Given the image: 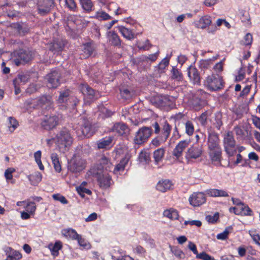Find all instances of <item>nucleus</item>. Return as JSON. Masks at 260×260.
I'll return each mask as SVG.
<instances>
[{
	"label": "nucleus",
	"instance_id": "f257e3e1",
	"mask_svg": "<svg viewBox=\"0 0 260 260\" xmlns=\"http://www.w3.org/2000/svg\"><path fill=\"white\" fill-rule=\"evenodd\" d=\"M54 141L61 152L67 151L72 145L73 139L69 131L65 128L61 129L56 135Z\"/></svg>",
	"mask_w": 260,
	"mask_h": 260
},
{
	"label": "nucleus",
	"instance_id": "f03ea898",
	"mask_svg": "<svg viewBox=\"0 0 260 260\" xmlns=\"http://www.w3.org/2000/svg\"><path fill=\"white\" fill-rule=\"evenodd\" d=\"M12 55L14 57L15 64L19 66L28 63L33 59L35 52L30 48H19L14 50Z\"/></svg>",
	"mask_w": 260,
	"mask_h": 260
},
{
	"label": "nucleus",
	"instance_id": "7ed1b4c3",
	"mask_svg": "<svg viewBox=\"0 0 260 260\" xmlns=\"http://www.w3.org/2000/svg\"><path fill=\"white\" fill-rule=\"evenodd\" d=\"M37 7L38 14L44 16L48 15L54 7V0H33Z\"/></svg>",
	"mask_w": 260,
	"mask_h": 260
},
{
	"label": "nucleus",
	"instance_id": "20e7f679",
	"mask_svg": "<svg viewBox=\"0 0 260 260\" xmlns=\"http://www.w3.org/2000/svg\"><path fill=\"white\" fill-rule=\"evenodd\" d=\"M223 144L227 154L229 156H233L236 152V141L232 132L229 131L223 135Z\"/></svg>",
	"mask_w": 260,
	"mask_h": 260
},
{
	"label": "nucleus",
	"instance_id": "39448f33",
	"mask_svg": "<svg viewBox=\"0 0 260 260\" xmlns=\"http://www.w3.org/2000/svg\"><path fill=\"white\" fill-rule=\"evenodd\" d=\"M171 131V126L167 121H165L162 125V130L159 136L153 139L151 144L154 147L159 146L165 142L168 138Z\"/></svg>",
	"mask_w": 260,
	"mask_h": 260
},
{
	"label": "nucleus",
	"instance_id": "423d86ee",
	"mask_svg": "<svg viewBox=\"0 0 260 260\" xmlns=\"http://www.w3.org/2000/svg\"><path fill=\"white\" fill-rule=\"evenodd\" d=\"M95 127L92 125L89 120L84 119L82 126L76 131V133L79 137L89 138L95 133Z\"/></svg>",
	"mask_w": 260,
	"mask_h": 260
},
{
	"label": "nucleus",
	"instance_id": "0eeeda50",
	"mask_svg": "<svg viewBox=\"0 0 260 260\" xmlns=\"http://www.w3.org/2000/svg\"><path fill=\"white\" fill-rule=\"evenodd\" d=\"M85 168V160L75 155L69 162L68 169L73 173H78Z\"/></svg>",
	"mask_w": 260,
	"mask_h": 260
},
{
	"label": "nucleus",
	"instance_id": "6e6552de",
	"mask_svg": "<svg viewBox=\"0 0 260 260\" xmlns=\"http://www.w3.org/2000/svg\"><path fill=\"white\" fill-rule=\"evenodd\" d=\"M152 134V129L149 127L143 126L136 133L134 138V142L141 145L147 141Z\"/></svg>",
	"mask_w": 260,
	"mask_h": 260
},
{
	"label": "nucleus",
	"instance_id": "1a4fd4ad",
	"mask_svg": "<svg viewBox=\"0 0 260 260\" xmlns=\"http://www.w3.org/2000/svg\"><path fill=\"white\" fill-rule=\"evenodd\" d=\"M38 73L34 70L26 71L19 73L17 77L13 79L12 81H37L38 79Z\"/></svg>",
	"mask_w": 260,
	"mask_h": 260
},
{
	"label": "nucleus",
	"instance_id": "9d476101",
	"mask_svg": "<svg viewBox=\"0 0 260 260\" xmlns=\"http://www.w3.org/2000/svg\"><path fill=\"white\" fill-rule=\"evenodd\" d=\"M32 103L34 104L33 107L36 106L44 109H49L51 107L53 102L51 96L43 95L37 100H32L31 104Z\"/></svg>",
	"mask_w": 260,
	"mask_h": 260
},
{
	"label": "nucleus",
	"instance_id": "9b49d317",
	"mask_svg": "<svg viewBox=\"0 0 260 260\" xmlns=\"http://www.w3.org/2000/svg\"><path fill=\"white\" fill-rule=\"evenodd\" d=\"M58 118L56 115L46 116L42 120L41 125L44 129L50 130L58 124Z\"/></svg>",
	"mask_w": 260,
	"mask_h": 260
},
{
	"label": "nucleus",
	"instance_id": "f8f14e48",
	"mask_svg": "<svg viewBox=\"0 0 260 260\" xmlns=\"http://www.w3.org/2000/svg\"><path fill=\"white\" fill-rule=\"evenodd\" d=\"M97 180L101 188L106 189L111 184V177L106 172H98L96 174Z\"/></svg>",
	"mask_w": 260,
	"mask_h": 260
},
{
	"label": "nucleus",
	"instance_id": "ddd939ff",
	"mask_svg": "<svg viewBox=\"0 0 260 260\" xmlns=\"http://www.w3.org/2000/svg\"><path fill=\"white\" fill-rule=\"evenodd\" d=\"M229 210L231 212H234L236 215L242 216H251L252 213L250 208L243 203L238 206L231 207Z\"/></svg>",
	"mask_w": 260,
	"mask_h": 260
},
{
	"label": "nucleus",
	"instance_id": "4468645a",
	"mask_svg": "<svg viewBox=\"0 0 260 260\" xmlns=\"http://www.w3.org/2000/svg\"><path fill=\"white\" fill-rule=\"evenodd\" d=\"M189 201L192 206L198 207L206 202V198L202 192L194 193L189 197Z\"/></svg>",
	"mask_w": 260,
	"mask_h": 260
},
{
	"label": "nucleus",
	"instance_id": "2eb2a0df",
	"mask_svg": "<svg viewBox=\"0 0 260 260\" xmlns=\"http://www.w3.org/2000/svg\"><path fill=\"white\" fill-rule=\"evenodd\" d=\"M202 153V147L199 145H194L188 149L186 153V157L197 159L201 156Z\"/></svg>",
	"mask_w": 260,
	"mask_h": 260
},
{
	"label": "nucleus",
	"instance_id": "dca6fc26",
	"mask_svg": "<svg viewBox=\"0 0 260 260\" xmlns=\"http://www.w3.org/2000/svg\"><path fill=\"white\" fill-rule=\"evenodd\" d=\"M11 27L15 29L21 36H24L30 31L29 26L23 22L12 23Z\"/></svg>",
	"mask_w": 260,
	"mask_h": 260
},
{
	"label": "nucleus",
	"instance_id": "f3484780",
	"mask_svg": "<svg viewBox=\"0 0 260 260\" xmlns=\"http://www.w3.org/2000/svg\"><path fill=\"white\" fill-rule=\"evenodd\" d=\"M59 96L58 98V102L59 103H65L68 100H72L74 102V106H76L79 102V100L76 98L71 97V91L67 89L60 91Z\"/></svg>",
	"mask_w": 260,
	"mask_h": 260
},
{
	"label": "nucleus",
	"instance_id": "a211bd4d",
	"mask_svg": "<svg viewBox=\"0 0 260 260\" xmlns=\"http://www.w3.org/2000/svg\"><path fill=\"white\" fill-rule=\"evenodd\" d=\"M221 148L208 150L209 157L212 163L215 165H221Z\"/></svg>",
	"mask_w": 260,
	"mask_h": 260
},
{
	"label": "nucleus",
	"instance_id": "6ab92c4d",
	"mask_svg": "<svg viewBox=\"0 0 260 260\" xmlns=\"http://www.w3.org/2000/svg\"><path fill=\"white\" fill-rule=\"evenodd\" d=\"M107 37L111 46L120 48L121 41L115 31H109L107 32Z\"/></svg>",
	"mask_w": 260,
	"mask_h": 260
},
{
	"label": "nucleus",
	"instance_id": "aec40b11",
	"mask_svg": "<svg viewBox=\"0 0 260 260\" xmlns=\"http://www.w3.org/2000/svg\"><path fill=\"white\" fill-rule=\"evenodd\" d=\"M189 141L183 140L180 141L174 149L172 154L177 158L182 156L184 150L188 146Z\"/></svg>",
	"mask_w": 260,
	"mask_h": 260
},
{
	"label": "nucleus",
	"instance_id": "412c9836",
	"mask_svg": "<svg viewBox=\"0 0 260 260\" xmlns=\"http://www.w3.org/2000/svg\"><path fill=\"white\" fill-rule=\"evenodd\" d=\"M208 150L221 148L219 145V139L217 134H210L208 142Z\"/></svg>",
	"mask_w": 260,
	"mask_h": 260
},
{
	"label": "nucleus",
	"instance_id": "4be33fe9",
	"mask_svg": "<svg viewBox=\"0 0 260 260\" xmlns=\"http://www.w3.org/2000/svg\"><path fill=\"white\" fill-rule=\"evenodd\" d=\"M67 43L66 40L56 39L54 40L53 42L50 44L49 50L54 52H61L64 49Z\"/></svg>",
	"mask_w": 260,
	"mask_h": 260
},
{
	"label": "nucleus",
	"instance_id": "5701e85b",
	"mask_svg": "<svg viewBox=\"0 0 260 260\" xmlns=\"http://www.w3.org/2000/svg\"><path fill=\"white\" fill-rule=\"evenodd\" d=\"M117 28L122 36L128 40H133L136 37L134 28H126L122 25L118 26Z\"/></svg>",
	"mask_w": 260,
	"mask_h": 260
},
{
	"label": "nucleus",
	"instance_id": "b1692460",
	"mask_svg": "<svg viewBox=\"0 0 260 260\" xmlns=\"http://www.w3.org/2000/svg\"><path fill=\"white\" fill-rule=\"evenodd\" d=\"M202 101L196 94L189 96L187 103L188 105L195 110H199L202 107Z\"/></svg>",
	"mask_w": 260,
	"mask_h": 260
},
{
	"label": "nucleus",
	"instance_id": "393cba45",
	"mask_svg": "<svg viewBox=\"0 0 260 260\" xmlns=\"http://www.w3.org/2000/svg\"><path fill=\"white\" fill-rule=\"evenodd\" d=\"M112 168V164L109 161L108 159L105 156H103L100 160V164L98 167V172H108L111 171Z\"/></svg>",
	"mask_w": 260,
	"mask_h": 260
},
{
	"label": "nucleus",
	"instance_id": "a878e982",
	"mask_svg": "<svg viewBox=\"0 0 260 260\" xmlns=\"http://www.w3.org/2000/svg\"><path fill=\"white\" fill-rule=\"evenodd\" d=\"M60 78L61 71L57 69H52L45 77L47 81H59Z\"/></svg>",
	"mask_w": 260,
	"mask_h": 260
},
{
	"label": "nucleus",
	"instance_id": "bb28decb",
	"mask_svg": "<svg viewBox=\"0 0 260 260\" xmlns=\"http://www.w3.org/2000/svg\"><path fill=\"white\" fill-rule=\"evenodd\" d=\"M172 183L169 180H164L159 181L156 186V188L157 190L164 192L170 190L172 186Z\"/></svg>",
	"mask_w": 260,
	"mask_h": 260
},
{
	"label": "nucleus",
	"instance_id": "cd10ccee",
	"mask_svg": "<svg viewBox=\"0 0 260 260\" xmlns=\"http://www.w3.org/2000/svg\"><path fill=\"white\" fill-rule=\"evenodd\" d=\"M212 23L211 18L208 15H205L202 17L199 21H198L196 25L197 27L202 29H205L207 27L211 25Z\"/></svg>",
	"mask_w": 260,
	"mask_h": 260
},
{
	"label": "nucleus",
	"instance_id": "c85d7f7f",
	"mask_svg": "<svg viewBox=\"0 0 260 260\" xmlns=\"http://www.w3.org/2000/svg\"><path fill=\"white\" fill-rule=\"evenodd\" d=\"M62 247V242L60 241H56L54 244L50 243L48 248L51 251V254L54 256H57L59 254V250Z\"/></svg>",
	"mask_w": 260,
	"mask_h": 260
},
{
	"label": "nucleus",
	"instance_id": "c756f323",
	"mask_svg": "<svg viewBox=\"0 0 260 260\" xmlns=\"http://www.w3.org/2000/svg\"><path fill=\"white\" fill-rule=\"evenodd\" d=\"M187 74L190 80L194 81H200V76L197 68L190 66L187 68Z\"/></svg>",
	"mask_w": 260,
	"mask_h": 260
},
{
	"label": "nucleus",
	"instance_id": "7c9ffc66",
	"mask_svg": "<svg viewBox=\"0 0 260 260\" xmlns=\"http://www.w3.org/2000/svg\"><path fill=\"white\" fill-rule=\"evenodd\" d=\"M112 131L119 135H123L128 132L127 126L124 123H117L114 125Z\"/></svg>",
	"mask_w": 260,
	"mask_h": 260
},
{
	"label": "nucleus",
	"instance_id": "2f4dec72",
	"mask_svg": "<svg viewBox=\"0 0 260 260\" xmlns=\"http://www.w3.org/2000/svg\"><path fill=\"white\" fill-rule=\"evenodd\" d=\"M113 141L112 137H106L97 141V146L99 149H107L110 147Z\"/></svg>",
	"mask_w": 260,
	"mask_h": 260
},
{
	"label": "nucleus",
	"instance_id": "473e14b6",
	"mask_svg": "<svg viewBox=\"0 0 260 260\" xmlns=\"http://www.w3.org/2000/svg\"><path fill=\"white\" fill-rule=\"evenodd\" d=\"M27 178L32 185H37L42 179V175L39 172H35L28 175Z\"/></svg>",
	"mask_w": 260,
	"mask_h": 260
},
{
	"label": "nucleus",
	"instance_id": "72a5a7b5",
	"mask_svg": "<svg viewBox=\"0 0 260 260\" xmlns=\"http://www.w3.org/2000/svg\"><path fill=\"white\" fill-rule=\"evenodd\" d=\"M170 78L177 81H181L183 79V76L179 69L177 68L176 67H172L171 71Z\"/></svg>",
	"mask_w": 260,
	"mask_h": 260
},
{
	"label": "nucleus",
	"instance_id": "f704fd0d",
	"mask_svg": "<svg viewBox=\"0 0 260 260\" xmlns=\"http://www.w3.org/2000/svg\"><path fill=\"white\" fill-rule=\"evenodd\" d=\"M91 18H95L99 21L108 20L112 19L108 13L103 11H97L94 16H90Z\"/></svg>",
	"mask_w": 260,
	"mask_h": 260
},
{
	"label": "nucleus",
	"instance_id": "c9c22d12",
	"mask_svg": "<svg viewBox=\"0 0 260 260\" xmlns=\"http://www.w3.org/2000/svg\"><path fill=\"white\" fill-rule=\"evenodd\" d=\"M79 1L82 9L85 12L89 13L92 11L93 5L91 0H79Z\"/></svg>",
	"mask_w": 260,
	"mask_h": 260
},
{
	"label": "nucleus",
	"instance_id": "e433bc0d",
	"mask_svg": "<svg viewBox=\"0 0 260 260\" xmlns=\"http://www.w3.org/2000/svg\"><path fill=\"white\" fill-rule=\"evenodd\" d=\"M224 82H205V85L210 91H216L222 88Z\"/></svg>",
	"mask_w": 260,
	"mask_h": 260
},
{
	"label": "nucleus",
	"instance_id": "4c0bfd02",
	"mask_svg": "<svg viewBox=\"0 0 260 260\" xmlns=\"http://www.w3.org/2000/svg\"><path fill=\"white\" fill-rule=\"evenodd\" d=\"M164 216L169 218L172 220H175L178 219L179 214L177 210L174 209H170L164 211L163 213Z\"/></svg>",
	"mask_w": 260,
	"mask_h": 260
},
{
	"label": "nucleus",
	"instance_id": "58836bf2",
	"mask_svg": "<svg viewBox=\"0 0 260 260\" xmlns=\"http://www.w3.org/2000/svg\"><path fill=\"white\" fill-rule=\"evenodd\" d=\"M51 158L55 170L57 172H60L61 170V167L57 154L52 153L51 155Z\"/></svg>",
	"mask_w": 260,
	"mask_h": 260
},
{
	"label": "nucleus",
	"instance_id": "ea45409f",
	"mask_svg": "<svg viewBox=\"0 0 260 260\" xmlns=\"http://www.w3.org/2000/svg\"><path fill=\"white\" fill-rule=\"evenodd\" d=\"M81 90L83 94H86L90 96V98L94 97L95 92V91L87 84H82Z\"/></svg>",
	"mask_w": 260,
	"mask_h": 260
},
{
	"label": "nucleus",
	"instance_id": "a19ab883",
	"mask_svg": "<svg viewBox=\"0 0 260 260\" xmlns=\"http://www.w3.org/2000/svg\"><path fill=\"white\" fill-rule=\"evenodd\" d=\"M165 150L163 148H160L155 150L153 152V157L155 161L158 163L161 161L165 154Z\"/></svg>",
	"mask_w": 260,
	"mask_h": 260
},
{
	"label": "nucleus",
	"instance_id": "79ce46f5",
	"mask_svg": "<svg viewBox=\"0 0 260 260\" xmlns=\"http://www.w3.org/2000/svg\"><path fill=\"white\" fill-rule=\"evenodd\" d=\"M119 89L121 96L125 99H129L136 94L135 91L133 90L124 88H120Z\"/></svg>",
	"mask_w": 260,
	"mask_h": 260
},
{
	"label": "nucleus",
	"instance_id": "37998d69",
	"mask_svg": "<svg viewBox=\"0 0 260 260\" xmlns=\"http://www.w3.org/2000/svg\"><path fill=\"white\" fill-rule=\"evenodd\" d=\"M150 153L146 150H142L139 155V159L140 162L148 163L150 160Z\"/></svg>",
	"mask_w": 260,
	"mask_h": 260
},
{
	"label": "nucleus",
	"instance_id": "c03bdc74",
	"mask_svg": "<svg viewBox=\"0 0 260 260\" xmlns=\"http://www.w3.org/2000/svg\"><path fill=\"white\" fill-rule=\"evenodd\" d=\"M84 52L88 56H91L95 50V48L90 42H87L83 44Z\"/></svg>",
	"mask_w": 260,
	"mask_h": 260
},
{
	"label": "nucleus",
	"instance_id": "a18cd8bd",
	"mask_svg": "<svg viewBox=\"0 0 260 260\" xmlns=\"http://www.w3.org/2000/svg\"><path fill=\"white\" fill-rule=\"evenodd\" d=\"M148 57L145 55H141L139 57L133 58L132 60L133 63L137 66H142L143 63L147 61Z\"/></svg>",
	"mask_w": 260,
	"mask_h": 260
},
{
	"label": "nucleus",
	"instance_id": "49530a36",
	"mask_svg": "<svg viewBox=\"0 0 260 260\" xmlns=\"http://www.w3.org/2000/svg\"><path fill=\"white\" fill-rule=\"evenodd\" d=\"M34 157L35 159V161L38 164L39 169L41 170H44V167L42 163L41 158V151L40 150H38L34 153Z\"/></svg>",
	"mask_w": 260,
	"mask_h": 260
},
{
	"label": "nucleus",
	"instance_id": "de8ad7c7",
	"mask_svg": "<svg viewBox=\"0 0 260 260\" xmlns=\"http://www.w3.org/2000/svg\"><path fill=\"white\" fill-rule=\"evenodd\" d=\"M240 14L241 15L240 19L243 22H247L249 24L251 23L250 17L248 12L242 10L240 11Z\"/></svg>",
	"mask_w": 260,
	"mask_h": 260
},
{
	"label": "nucleus",
	"instance_id": "09e8293b",
	"mask_svg": "<svg viewBox=\"0 0 260 260\" xmlns=\"http://www.w3.org/2000/svg\"><path fill=\"white\" fill-rule=\"evenodd\" d=\"M40 87L41 86L39 84H37L36 82H32L29 84L26 89V91L27 93L31 94L37 91Z\"/></svg>",
	"mask_w": 260,
	"mask_h": 260
},
{
	"label": "nucleus",
	"instance_id": "8fccbe9b",
	"mask_svg": "<svg viewBox=\"0 0 260 260\" xmlns=\"http://www.w3.org/2000/svg\"><path fill=\"white\" fill-rule=\"evenodd\" d=\"M9 129L13 132L18 125V122L16 119L12 117H9Z\"/></svg>",
	"mask_w": 260,
	"mask_h": 260
},
{
	"label": "nucleus",
	"instance_id": "3c124183",
	"mask_svg": "<svg viewBox=\"0 0 260 260\" xmlns=\"http://www.w3.org/2000/svg\"><path fill=\"white\" fill-rule=\"evenodd\" d=\"M221 118L222 114L220 113H216L215 114V122L214 124L218 129H219L220 127L222 125Z\"/></svg>",
	"mask_w": 260,
	"mask_h": 260
},
{
	"label": "nucleus",
	"instance_id": "603ef678",
	"mask_svg": "<svg viewBox=\"0 0 260 260\" xmlns=\"http://www.w3.org/2000/svg\"><path fill=\"white\" fill-rule=\"evenodd\" d=\"M172 252L178 258H184L185 257V254L183 252V251L180 249L176 247H172L171 249Z\"/></svg>",
	"mask_w": 260,
	"mask_h": 260
},
{
	"label": "nucleus",
	"instance_id": "864d4df0",
	"mask_svg": "<svg viewBox=\"0 0 260 260\" xmlns=\"http://www.w3.org/2000/svg\"><path fill=\"white\" fill-rule=\"evenodd\" d=\"M128 162V159L126 158H123L120 162L116 165L114 169V172L115 171H119L123 170L125 165Z\"/></svg>",
	"mask_w": 260,
	"mask_h": 260
},
{
	"label": "nucleus",
	"instance_id": "5fc2aeb1",
	"mask_svg": "<svg viewBox=\"0 0 260 260\" xmlns=\"http://www.w3.org/2000/svg\"><path fill=\"white\" fill-rule=\"evenodd\" d=\"M185 132L189 136L192 135L194 132L193 125L190 121H187L185 123Z\"/></svg>",
	"mask_w": 260,
	"mask_h": 260
},
{
	"label": "nucleus",
	"instance_id": "6e6d98bb",
	"mask_svg": "<svg viewBox=\"0 0 260 260\" xmlns=\"http://www.w3.org/2000/svg\"><path fill=\"white\" fill-rule=\"evenodd\" d=\"M52 198L54 200L59 201L63 204H67L68 203V201L66 198L60 194H54L52 196Z\"/></svg>",
	"mask_w": 260,
	"mask_h": 260
},
{
	"label": "nucleus",
	"instance_id": "4d7b16f0",
	"mask_svg": "<svg viewBox=\"0 0 260 260\" xmlns=\"http://www.w3.org/2000/svg\"><path fill=\"white\" fill-rule=\"evenodd\" d=\"M219 219V213H215L213 215H207L206 217V220L211 223H215Z\"/></svg>",
	"mask_w": 260,
	"mask_h": 260
},
{
	"label": "nucleus",
	"instance_id": "13d9d810",
	"mask_svg": "<svg viewBox=\"0 0 260 260\" xmlns=\"http://www.w3.org/2000/svg\"><path fill=\"white\" fill-rule=\"evenodd\" d=\"M66 5L71 10H75L77 8V4L75 0H65Z\"/></svg>",
	"mask_w": 260,
	"mask_h": 260
},
{
	"label": "nucleus",
	"instance_id": "bf43d9fd",
	"mask_svg": "<svg viewBox=\"0 0 260 260\" xmlns=\"http://www.w3.org/2000/svg\"><path fill=\"white\" fill-rule=\"evenodd\" d=\"M229 234V231L228 230V229L226 228L222 233L218 234L216 236V238L218 240H224L227 239Z\"/></svg>",
	"mask_w": 260,
	"mask_h": 260
},
{
	"label": "nucleus",
	"instance_id": "052dcab7",
	"mask_svg": "<svg viewBox=\"0 0 260 260\" xmlns=\"http://www.w3.org/2000/svg\"><path fill=\"white\" fill-rule=\"evenodd\" d=\"M36 209L34 202H29L26 206V210L30 213H34Z\"/></svg>",
	"mask_w": 260,
	"mask_h": 260
},
{
	"label": "nucleus",
	"instance_id": "680f3d73",
	"mask_svg": "<svg viewBox=\"0 0 260 260\" xmlns=\"http://www.w3.org/2000/svg\"><path fill=\"white\" fill-rule=\"evenodd\" d=\"M197 257L203 260H212L213 257L205 252L197 254Z\"/></svg>",
	"mask_w": 260,
	"mask_h": 260
},
{
	"label": "nucleus",
	"instance_id": "e2e57ef3",
	"mask_svg": "<svg viewBox=\"0 0 260 260\" xmlns=\"http://www.w3.org/2000/svg\"><path fill=\"white\" fill-rule=\"evenodd\" d=\"M244 45L246 46L251 45L252 43V36L250 33H247L244 36Z\"/></svg>",
	"mask_w": 260,
	"mask_h": 260
},
{
	"label": "nucleus",
	"instance_id": "0e129e2a",
	"mask_svg": "<svg viewBox=\"0 0 260 260\" xmlns=\"http://www.w3.org/2000/svg\"><path fill=\"white\" fill-rule=\"evenodd\" d=\"M245 73L242 68H241L238 71V74L235 76V81H240L244 79Z\"/></svg>",
	"mask_w": 260,
	"mask_h": 260
},
{
	"label": "nucleus",
	"instance_id": "69168bd1",
	"mask_svg": "<svg viewBox=\"0 0 260 260\" xmlns=\"http://www.w3.org/2000/svg\"><path fill=\"white\" fill-rule=\"evenodd\" d=\"M15 171L14 168H9L5 172V176L7 180H11L13 178L12 173Z\"/></svg>",
	"mask_w": 260,
	"mask_h": 260
},
{
	"label": "nucleus",
	"instance_id": "338daca9",
	"mask_svg": "<svg viewBox=\"0 0 260 260\" xmlns=\"http://www.w3.org/2000/svg\"><path fill=\"white\" fill-rule=\"evenodd\" d=\"M79 244L82 246L84 248H89L90 247L89 244L85 240V239H83L82 237L80 236L79 238L77 239Z\"/></svg>",
	"mask_w": 260,
	"mask_h": 260
},
{
	"label": "nucleus",
	"instance_id": "774afa93",
	"mask_svg": "<svg viewBox=\"0 0 260 260\" xmlns=\"http://www.w3.org/2000/svg\"><path fill=\"white\" fill-rule=\"evenodd\" d=\"M210 60H201L200 61L199 67L202 70H205L208 68L210 64Z\"/></svg>",
	"mask_w": 260,
	"mask_h": 260
}]
</instances>
